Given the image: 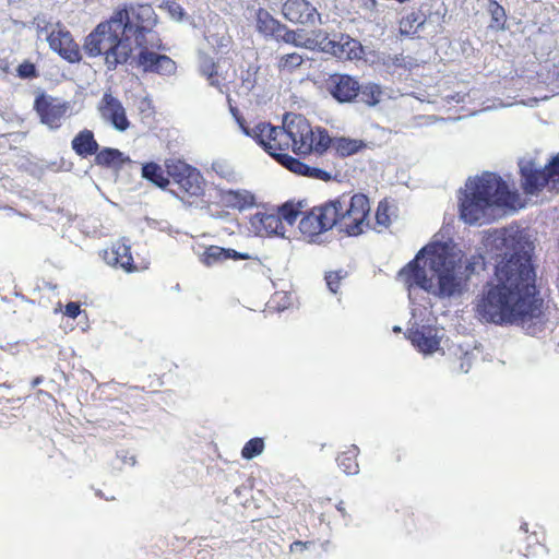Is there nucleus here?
Segmentation results:
<instances>
[{
  "label": "nucleus",
  "mask_w": 559,
  "mask_h": 559,
  "mask_svg": "<svg viewBox=\"0 0 559 559\" xmlns=\"http://www.w3.org/2000/svg\"><path fill=\"white\" fill-rule=\"evenodd\" d=\"M167 176L173 180L176 189L174 193L182 202L192 205L204 197V179L201 173L180 159L167 160Z\"/></svg>",
  "instance_id": "nucleus-9"
},
{
  "label": "nucleus",
  "mask_w": 559,
  "mask_h": 559,
  "mask_svg": "<svg viewBox=\"0 0 559 559\" xmlns=\"http://www.w3.org/2000/svg\"><path fill=\"white\" fill-rule=\"evenodd\" d=\"M98 112L100 117L109 122L116 130L123 132L130 127L126 109L122 103L110 92H105L99 104Z\"/></svg>",
  "instance_id": "nucleus-14"
},
{
  "label": "nucleus",
  "mask_w": 559,
  "mask_h": 559,
  "mask_svg": "<svg viewBox=\"0 0 559 559\" xmlns=\"http://www.w3.org/2000/svg\"><path fill=\"white\" fill-rule=\"evenodd\" d=\"M326 90L338 103L353 102L360 92L359 82L348 74L334 73L326 81Z\"/></svg>",
  "instance_id": "nucleus-15"
},
{
  "label": "nucleus",
  "mask_w": 559,
  "mask_h": 559,
  "mask_svg": "<svg viewBox=\"0 0 559 559\" xmlns=\"http://www.w3.org/2000/svg\"><path fill=\"white\" fill-rule=\"evenodd\" d=\"M128 160L129 158L124 157L122 152H120L118 148H98L97 153L95 154V164L100 167L120 168Z\"/></svg>",
  "instance_id": "nucleus-22"
},
{
  "label": "nucleus",
  "mask_w": 559,
  "mask_h": 559,
  "mask_svg": "<svg viewBox=\"0 0 559 559\" xmlns=\"http://www.w3.org/2000/svg\"><path fill=\"white\" fill-rule=\"evenodd\" d=\"M316 38H321V40L319 41L321 45L328 39L325 33H323L322 31L316 33Z\"/></svg>",
  "instance_id": "nucleus-45"
},
{
  "label": "nucleus",
  "mask_w": 559,
  "mask_h": 559,
  "mask_svg": "<svg viewBox=\"0 0 559 559\" xmlns=\"http://www.w3.org/2000/svg\"><path fill=\"white\" fill-rule=\"evenodd\" d=\"M361 100L367 104L368 106H374L377 103H379V98L381 95V91L377 85H367L361 87L360 92Z\"/></svg>",
  "instance_id": "nucleus-38"
},
{
  "label": "nucleus",
  "mask_w": 559,
  "mask_h": 559,
  "mask_svg": "<svg viewBox=\"0 0 559 559\" xmlns=\"http://www.w3.org/2000/svg\"><path fill=\"white\" fill-rule=\"evenodd\" d=\"M264 450V440L255 437L247 441L241 449V456L246 460H251L260 455Z\"/></svg>",
  "instance_id": "nucleus-36"
},
{
  "label": "nucleus",
  "mask_w": 559,
  "mask_h": 559,
  "mask_svg": "<svg viewBox=\"0 0 559 559\" xmlns=\"http://www.w3.org/2000/svg\"><path fill=\"white\" fill-rule=\"evenodd\" d=\"M346 275L347 272L345 271H330L325 274L326 285L333 294H336L340 290L341 282L346 277Z\"/></svg>",
  "instance_id": "nucleus-39"
},
{
  "label": "nucleus",
  "mask_w": 559,
  "mask_h": 559,
  "mask_svg": "<svg viewBox=\"0 0 559 559\" xmlns=\"http://www.w3.org/2000/svg\"><path fill=\"white\" fill-rule=\"evenodd\" d=\"M336 211L328 200L305 211L298 228L308 242H317L321 235L336 228Z\"/></svg>",
  "instance_id": "nucleus-10"
},
{
  "label": "nucleus",
  "mask_w": 559,
  "mask_h": 559,
  "mask_svg": "<svg viewBox=\"0 0 559 559\" xmlns=\"http://www.w3.org/2000/svg\"><path fill=\"white\" fill-rule=\"evenodd\" d=\"M390 204L386 200H382L378 203L376 211V227L377 231H382L391 225Z\"/></svg>",
  "instance_id": "nucleus-34"
},
{
  "label": "nucleus",
  "mask_w": 559,
  "mask_h": 559,
  "mask_svg": "<svg viewBox=\"0 0 559 559\" xmlns=\"http://www.w3.org/2000/svg\"><path fill=\"white\" fill-rule=\"evenodd\" d=\"M224 258H225V261L226 260H247L249 259V254L247 253H240L234 249H225V252H224Z\"/></svg>",
  "instance_id": "nucleus-43"
},
{
  "label": "nucleus",
  "mask_w": 559,
  "mask_h": 559,
  "mask_svg": "<svg viewBox=\"0 0 559 559\" xmlns=\"http://www.w3.org/2000/svg\"><path fill=\"white\" fill-rule=\"evenodd\" d=\"M103 259L108 265L122 269L128 273L138 270L133 262L131 247L124 239H119L107 247L103 251Z\"/></svg>",
  "instance_id": "nucleus-16"
},
{
  "label": "nucleus",
  "mask_w": 559,
  "mask_h": 559,
  "mask_svg": "<svg viewBox=\"0 0 559 559\" xmlns=\"http://www.w3.org/2000/svg\"><path fill=\"white\" fill-rule=\"evenodd\" d=\"M520 175L521 187L525 194H537L547 188L545 169L537 168L532 160L521 165Z\"/></svg>",
  "instance_id": "nucleus-17"
},
{
  "label": "nucleus",
  "mask_w": 559,
  "mask_h": 559,
  "mask_svg": "<svg viewBox=\"0 0 559 559\" xmlns=\"http://www.w3.org/2000/svg\"><path fill=\"white\" fill-rule=\"evenodd\" d=\"M224 252L225 248H222L219 246H209L201 254L200 261L206 266L215 265L217 263L225 261Z\"/></svg>",
  "instance_id": "nucleus-35"
},
{
  "label": "nucleus",
  "mask_w": 559,
  "mask_h": 559,
  "mask_svg": "<svg viewBox=\"0 0 559 559\" xmlns=\"http://www.w3.org/2000/svg\"><path fill=\"white\" fill-rule=\"evenodd\" d=\"M218 200L223 206L240 212L255 205V195L246 189H221Z\"/></svg>",
  "instance_id": "nucleus-19"
},
{
  "label": "nucleus",
  "mask_w": 559,
  "mask_h": 559,
  "mask_svg": "<svg viewBox=\"0 0 559 559\" xmlns=\"http://www.w3.org/2000/svg\"><path fill=\"white\" fill-rule=\"evenodd\" d=\"M465 270H466L468 273H473V272H474V270H475L474 263H473V262H468V263L465 265Z\"/></svg>",
  "instance_id": "nucleus-46"
},
{
  "label": "nucleus",
  "mask_w": 559,
  "mask_h": 559,
  "mask_svg": "<svg viewBox=\"0 0 559 559\" xmlns=\"http://www.w3.org/2000/svg\"><path fill=\"white\" fill-rule=\"evenodd\" d=\"M41 379L40 378H36L33 380V385H37L38 383H40Z\"/></svg>",
  "instance_id": "nucleus-48"
},
{
  "label": "nucleus",
  "mask_w": 559,
  "mask_h": 559,
  "mask_svg": "<svg viewBox=\"0 0 559 559\" xmlns=\"http://www.w3.org/2000/svg\"><path fill=\"white\" fill-rule=\"evenodd\" d=\"M425 23L426 14L421 10H414L400 20V33L406 36L415 35Z\"/></svg>",
  "instance_id": "nucleus-26"
},
{
  "label": "nucleus",
  "mask_w": 559,
  "mask_h": 559,
  "mask_svg": "<svg viewBox=\"0 0 559 559\" xmlns=\"http://www.w3.org/2000/svg\"><path fill=\"white\" fill-rule=\"evenodd\" d=\"M152 13L148 5H123L110 19L99 23L84 40L83 49L91 57L104 56L108 70L126 63L132 55L129 39L143 29V17Z\"/></svg>",
  "instance_id": "nucleus-3"
},
{
  "label": "nucleus",
  "mask_w": 559,
  "mask_h": 559,
  "mask_svg": "<svg viewBox=\"0 0 559 559\" xmlns=\"http://www.w3.org/2000/svg\"><path fill=\"white\" fill-rule=\"evenodd\" d=\"M231 111H233V115L236 118V121H237L239 128L241 129V131L247 136H250L255 141V139L259 138V134H258L259 132L255 131L258 129V123L253 128H250L248 126L246 119L241 115H239V112L236 108H231Z\"/></svg>",
  "instance_id": "nucleus-40"
},
{
  "label": "nucleus",
  "mask_w": 559,
  "mask_h": 559,
  "mask_svg": "<svg viewBox=\"0 0 559 559\" xmlns=\"http://www.w3.org/2000/svg\"><path fill=\"white\" fill-rule=\"evenodd\" d=\"M336 211V229L348 237H357L370 229V201L364 193L341 195L332 200Z\"/></svg>",
  "instance_id": "nucleus-7"
},
{
  "label": "nucleus",
  "mask_w": 559,
  "mask_h": 559,
  "mask_svg": "<svg viewBox=\"0 0 559 559\" xmlns=\"http://www.w3.org/2000/svg\"><path fill=\"white\" fill-rule=\"evenodd\" d=\"M282 13L294 24L313 26L321 22V14L308 0H286L282 5Z\"/></svg>",
  "instance_id": "nucleus-13"
},
{
  "label": "nucleus",
  "mask_w": 559,
  "mask_h": 559,
  "mask_svg": "<svg viewBox=\"0 0 559 559\" xmlns=\"http://www.w3.org/2000/svg\"><path fill=\"white\" fill-rule=\"evenodd\" d=\"M358 454V447L350 444L337 455V465L346 475H355L359 472Z\"/></svg>",
  "instance_id": "nucleus-25"
},
{
  "label": "nucleus",
  "mask_w": 559,
  "mask_h": 559,
  "mask_svg": "<svg viewBox=\"0 0 559 559\" xmlns=\"http://www.w3.org/2000/svg\"><path fill=\"white\" fill-rule=\"evenodd\" d=\"M547 189L550 192H559V153L551 157L545 165Z\"/></svg>",
  "instance_id": "nucleus-33"
},
{
  "label": "nucleus",
  "mask_w": 559,
  "mask_h": 559,
  "mask_svg": "<svg viewBox=\"0 0 559 559\" xmlns=\"http://www.w3.org/2000/svg\"><path fill=\"white\" fill-rule=\"evenodd\" d=\"M142 176L162 189L167 188L169 185V178L165 176L163 168L153 162L142 167Z\"/></svg>",
  "instance_id": "nucleus-31"
},
{
  "label": "nucleus",
  "mask_w": 559,
  "mask_h": 559,
  "mask_svg": "<svg viewBox=\"0 0 559 559\" xmlns=\"http://www.w3.org/2000/svg\"><path fill=\"white\" fill-rule=\"evenodd\" d=\"M16 73L21 79H33L38 75L35 64L28 60L19 64Z\"/></svg>",
  "instance_id": "nucleus-41"
},
{
  "label": "nucleus",
  "mask_w": 559,
  "mask_h": 559,
  "mask_svg": "<svg viewBox=\"0 0 559 559\" xmlns=\"http://www.w3.org/2000/svg\"><path fill=\"white\" fill-rule=\"evenodd\" d=\"M486 12L490 16L488 28L495 33L503 32L508 27V16L504 8L496 0H488Z\"/></svg>",
  "instance_id": "nucleus-23"
},
{
  "label": "nucleus",
  "mask_w": 559,
  "mask_h": 559,
  "mask_svg": "<svg viewBox=\"0 0 559 559\" xmlns=\"http://www.w3.org/2000/svg\"><path fill=\"white\" fill-rule=\"evenodd\" d=\"M34 109L43 124H46L51 130H57L62 126L70 105L66 100L41 93L35 98Z\"/></svg>",
  "instance_id": "nucleus-11"
},
{
  "label": "nucleus",
  "mask_w": 559,
  "mask_h": 559,
  "mask_svg": "<svg viewBox=\"0 0 559 559\" xmlns=\"http://www.w3.org/2000/svg\"><path fill=\"white\" fill-rule=\"evenodd\" d=\"M273 38H275L277 41H283L294 47L301 48H311L313 43L309 38L305 41L300 40L299 33L297 31L288 28L283 23H281V25L278 26V29L276 31V34H274Z\"/></svg>",
  "instance_id": "nucleus-29"
},
{
  "label": "nucleus",
  "mask_w": 559,
  "mask_h": 559,
  "mask_svg": "<svg viewBox=\"0 0 559 559\" xmlns=\"http://www.w3.org/2000/svg\"><path fill=\"white\" fill-rule=\"evenodd\" d=\"M308 203L306 200L294 201L289 200L283 203L277 209V213L281 216V221H285L290 226L294 225L300 214L304 215Z\"/></svg>",
  "instance_id": "nucleus-27"
},
{
  "label": "nucleus",
  "mask_w": 559,
  "mask_h": 559,
  "mask_svg": "<svg viewBox=\"0 0 559 559\" xmlns=\"http://www.w3.org/2000/svg\"><path fill=\"white\" fill-rule=\"evenodd\" d=\"M306 544L300 542V540H297V542H294L292 545H290V549L293 550L294 547H304Z\"/></svg>",
  "instance_id": "nucleus-47"
},
{
  "label": "nucleus",
  "mask_w": 559,
  "mask_h": 559,
  "mask_svg": "<svg viewBox=\"0 0 559 559\" xmlns=\"http://www.w3.org/2000/svg\"><path fill=\"white\" fill-rule=\"evenodd\" d=\"M146 16L143 17V29L134 33V40L140 51L136 57V63L144 72H153L158 74H170L176 69L175 61L166 55L157 51L164 50L165 47L157 37L151 32L146 25Z\"/></svg>",
  "instance_id": "nucleus-8"
},
{
  "label": "nucleus",
  "mask_w": 559,
  "mask_h": 559,
  "mask_svg": "<svg viewBox=\"0 0 559 559\" xmlns=\"http://www.w3.org/2000/svg\"><path fill=\"white\" fill-rule=\"evenodd\" d=\"M408 340L421 353L431 354L439 348V340L423 330L409 331Z\"/></svg>",
  "instance_id": "nucleus-24"
},
{
  "label": "nucleus",
  "mask_w": 559,
  "mask_h": 559,
  "mask_svg": "<svg viewBox=\"0 0 559 559\" xmlns=\"http://www.w3.org/2000/svg\"><path fill=\"white\" fill-rule=\"evenodd\" d=\"M521 531L523 532L521 540L525 544V547H520L519 551L525 557H530L536 552L537 548L542 547L539 534L536 531L530 533L527 523L521 525Z\"/></svg>",
  "instance_id": "nucleus-32"
},
{
  "label": "nucleus",
  "mask_w": 559,
  "mask_h": 559,
  "mask_svg": "<svg viewBox=\"0 0 559 559\" xmlns=\"http://www.w3.org/2000/svg\"><path fill=\"white\" fill-rule=\"evenodd\" d=\"M284 121L292 151L302 157L314 156V165L320 166L323 160L325 170H329L330 163L324 158L328 153L329 131L322 127H312L300 114L287 112Z\"/></svg>",
  "instance_id": "nucleus-6"
},
{
  "label": "nucleus",
  "mask_w": 559,
  "mask_h": 559,
  "mask_svg": "<svg viewBox=\"0 0 559 559\" xmlns=\"http://www.w3.org/2000/svg\"><path fill=\"white\" fill-rule=\"evenodd\" d=\"M202 75H204L211 85H219L217 64L211 58L203 60L200 67Z\"/></svg>",
  "instance_id": "nucleus-37"
},
{
  "label": "nucleus",
  "mask_w": 559,
  "mask_h": 559,
  "mask_svg": "<svg viewBox=\"0 0 559 559\" xmlns=\"http://www.w3.org/2000/svg\"><path fill=\"white\" fill-rule=\"evenodd\" d=\"M368 1L371 3V5H372L373 8H376V7H377V4H378L377 0H368Z\"/></svg>",
  "instance_id": "nucleus-49"
},
{
  "label": "nucleus",
  "mask_w": 559,
  "mask_h": 559,
  "mask_svg": "<svg viewBox=\"0 0 559 559\" xmlns=\"http://www.w3.org/2000/svg\"><path fill=\"white\" fill-rule=\"evenodd\" d=\"M305 62L302 55L298 52H289L282 55L276 60V69L280 73L292 74L299 69Z\"/></svg>",
  "instance_id": "nucleus-30"
},
{
  "label": "nucleus",
  "mask_w": 559,
  "mask_h": 559,
  "mask_svg": "<svg viewBox=\"0 0 559 559\" xmlns=\"http://www.w3.org/2000/svg\"><path fill=\"white\" fill-rule=\"evenodd\" d=\"M81 312V307L78 302L70 301L66 305L64 314L71 319L78 318Z\"/></svg>",
  "instance_id": "nucleus-42"
},
{
  "label": "nucleus",
  "mask_w": 559,
  "mask_h": 559,
  "mask_svg": "<svg viewBox=\"0 0 559 559\" xmlns=\"http://www.w3.org/2000/svg\"><path fill=\"white\" fill-rule=\"evenodd\" d=\"M257 29L264 36L273 37L281 25V22L273 17V15L263 8L255 12Z\"/></svg>",
  "instance_id": "nucleus-28"
},
{
  "label": "nucleus",
  "mask_w": 559,
  "mask_h": 559,
  "mask_svg": "<svg viewBox=\"0 0 559 559\" xmlns=\"http://www.w3.org/2000/svg\"><path fill=\"white\" fill-rule=\"evenodd\" d=\"M71 147L78 156L86 158L92 155L95 156L99 148V144L92 130L83 129L72 139Z\"/></svg>",
  "instance_id": "nucleus-21"
},
{
  "label": "nucleus",
  "mask_w": 559,
  "mask_h": 559,
  "mask_svg": "<svg viewBox=\"0 0 559 559\" xmlns=\"http://www.w3.org/2000/svg\"><path fill=\"white\" fill-rule=\"evenodd\" d=\"M49 47L64 60L75 63L82 59L80 46L74 41L71 33L60 24L47 36Z\"/></svg>",
  "instance_id": "nucleus-12"
},
{
  "label": "nucleus",
  "mask_w": 559,
  "mask_h": 559,
  "mask_svg": "<svg viewBox=\"0 0 559 559\" xmlns=\"http://www.w3.org/2000/svg\"><path fill=\"white\" fill-rule=\"evenodd\" d=\"M404 456V452L401 450H395L391 453V461L394 463H400Z\"/></svg>",
  "instance_id": "nucleus-44"
},
{
  "label": "nucleus",
  "mask_w": 559,
  "mask_h": 559,
  "mask_svg": "<svg viewBox=\"0 0 559 559\" xmlns=\"http://www.w3.org/2000/svg\"><path fill=\"white\" fill-rule=\"evenodd\" d=\"M461 259L442 242L420 249L415 258L403 266L397 277L408 287H418L439 298L461 295L466 280L461 275Z\"/></svg>",
  "instance_id": "nucleus-2"
},
{
  "label": "nucleus",
  "mask_w": 559,
  "mask_h": 559,
  "mask_svg": "<svg viewBox=\"0 0 559 559\" xmlns=\"http://www.w3.org/2000/svg\"><path fill=\"white\" fill-rule=\"evenodd\" d=\"M521 206L518 191L497 174L485 171L469 178L460 197L459 212L463 222L469 225H483L491 221L495 209H516Z\"/></svg>",
  "instance_id": "nucleus-4"
},
{
  "label": "nucleus",
  "mask_w": 559,
  "mask_h": 559,
  "mask_svg": "<svg viewBox=\"0 0 559 559\" xmlns=\"http://www.w3.org/2000/svg\"><path fill=\"white\" fill-rule=\"evenodd\" d=\"M367 147L365 141L346 136H334L329 134L328 151L331 148L341 158L353 156Z\"/></svg>",
  "instance_id": "nucleus-20"
},
{
  "label": "nucleus",
  "mask_w": 559,
  "mask_h": 559,
  "mask_svg": "<svg viewBox=\"0 0 559 559\" xmlns=\"http://www.w3.org/2000/svg\"><path fill=\"white\" fill-rule=\"evenodd\" d=\"M503 245L511 252H506L493 277L483 286L475 311L483 321L498 325L542 324L544 300L536 285L532 245L521 231L507 235Z\"/></svg>",
  "instance_id": "nucleus-1"
},
{
  "label": "nucleus",
  "mask_w": 559,
  "mask_h": 559,
  "mask_svg": "<svg viewBox=\"0 0 559 559\" xmlns=\"http://www.w3.org/2000/svg\"><path fill=\"white\" fill-rule=\"evenodd\" d=\"M255 131L259 132V138L255 139V142L289 171L325 182L332 179V173L331 170H325L323 160L320 163V166L310 165L288 154L290 145L284 120L282 127H276L265 121L259 122Z\"/></svg>",
  "instance_id": "nucleus-5"
},
{
  "label": "nucleus",
  "mask_w": 559,
  "mask_h": 559,
  "mask_svg": "<svg viewBox=\"0 0 559 559\" xmlns=\"http://www.w3.org/2000/svg\"><path fill=\"white\" fill-rule=\"evenodd\" d=\"M250 226L258 236L284 235L285 227L278 213L257 212L250 217Z\"/></svg>",
  "instance_id": "nucleus-18"
}]
</instances>
